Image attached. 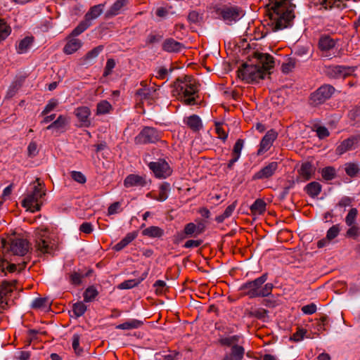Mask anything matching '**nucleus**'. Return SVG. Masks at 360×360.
Segmentation results:
<instances>
[{"label":"nucleus","instance_id":"412c9836","mask_svg":"<svg viewBox=\"0 0 360 360\" xmlns=\"http://www.w3.org/2000/svg\"><path fill=\"white\" fill-rule=\"evenodd\" d=\"M67 40V43L63 48V51L66 54H72L82 46V42L80 39L70 35H69Z\"/></svg>","mask_w":360,"mask_h":360},{"label":"nucleus","instance_id":"e2e57ef3","mask_svg":"<svg viewBox=\"0 0 360 360\" xmlns=\"http://www.w3.org/2000/svg\"><path fill=\"white\" fill-rule=\"evenodd\" d=\"M169 70L165 67H160L155 70V77L159 79H164L167 77Z\"/></svg>","mask_w":360,"mask_h":360},{"label":"nucleus","instance_id":"2f4dec72","mask_svg":"<svg viewBox=\"0 0 360 360\" xmlns=\"http://www.w3.org/2000/svg\"><path fill=\"white\" fill-rule=\"evenodd\" d=\"M16 270V265L11 264L9 262L4 259L0 258V275L6 276L7 272L13 273Z\"/></svg>","mask_w":360,"mask_h":360},{"label":"nucleus","instance_id":"338daca9","mask_svg":"<svg viewBox=\"0 0 360 360\" xmlns=\"http://www.w3.org/2000/svg\"><path fill=\"white\" fill-rule=\"evenodd\" d=\"M328 324V317L322 316L318 321L316 329L319 332H322L326 330V326Z\"/></svg>","mask_w":360,"mask_h":360},{"label":"nucleus","instance_id":"f3484780","mask_svg":"<svg viewBox=\"0 0 360 360\" xmlns=\"http://www.w3.org/2000/svg\"><path fill=\"white\" fill-rule=\"evenodd\" d=\"M359 140V136H353L342 141L336 148L335 153L339 155H342L346 152L354 148V145Z\"/></svg>","mask_w":360,"mask_h":360},{"label":"nucleus","instance_id":"4468645a","mask_svg":"<svg viewBox=\"0 0 360 360\" xmlns=\"http://www.w3.org/2000/svg\"><path fill=\"white\" fill-rule=\"evenodd\" d=\"M74 115L80 123V127H89L91 126V122L90 116L91 111L88 106H79L74 110Z\"/></svg>","mask_w":360,"mask_h":360},{"label":"nucleus","instance_id":"393cba45","mask_svg":"<svg viewBox=\"0 0 360 360\" xmlns=\"http://www.w3.org/2000/svg\"><path fill=\"white\" fill-rule=\"evenodd\" d=\"M245 349L240 345H233L231 348V352L226 354L222 360H243Z\"/></svg>","mask_w":360,"mask_h":360},{"label":"nucleus","instance_id":"de8ad7c7","mask_svg":"<svg viewBox=\"0 0 360 360\" xmlns=\"http://www.w3.org/2000/svg\"><path fill=\"white\" fill-rule=\"evenodd\" d=\"M11 32L10 26L4 20H0V42L4 40Z\"/></svg>","mask_w":360,"mask_h":360},{"label":"nucleus","instance_id":"cd10ccee","mask_svg":"<svg viewBox=\"0 0 360 360\" xmlns=\"http://www.w3.org/2000/svg\"><path fill=\"white\" fill-rule=\"evenodd\" d=\"M164 233V230L156 226H149L142 231V235L149 238H161Z\"/></svg>","mask_w":360,"mask_h":360},{"label":"nucleus","instance_id":"5701e85b","mask_svg":"<svg viewBox=\"0 0 360 360\" xmlns=\"http://www.w3.org/2000/svg\"><path fill=\"white\" fill-rule=\"evenodd\" d=\"M128 3L129 0H117L106 11V18H112L120 14Z\"/></svg>","mask_w":360,"mask_h":360},{"label":"nucleus","instance_id":"4be33fe9","mask_svg":"<svg viewBox=\"0 0 360 360\" xmlns=\"http://www.w3.org/2000/svg\"><path fill=\"white\" fill-rule=\"evenodd\" d=\"M103 46L99 45L91 51H88L82 58L81 61L83 65H89L92 64L98 55L103 51Z\"/></svg>","mask_w":360,"mask_h":360},{"label":"nucleus","instance_id":"58836bf2","mask_svg":"<svg viewBox=\"0 0 360 360\" xmlns=\"http://www.w3.org/2000/svg\"><path fill=\"white\" fill-rule=\"evenodd\" d=\"M266 202L262 199L256 200L250 207V210L254 214H262L266 210Z\"/></svg>","mask_w":360,"mask_h":360},{"label":"nucleus","instance_id":"473e14b6","mask_svg":"<svg viewBox=\"0 0 360 360\" xmlns=\"http://www.w3.org/2000/svg\"><path fill=\"white\" fill-rule=\"evenodd\" d=\"M304 191L309 196L314 198L316 197L321 193V186L319 183L316 181H313L308 184L305 186Z\"/></svg>","mask_w":360,"mask_h":360},{"label":"nucleus","instance_id":"774afa93","mask_svg":"<svg viewBox=\"0 0 360 360\" xmlns=\"http://www.w3.org/2000/svg\"><path fill=\"white\" fill-rule=\"evenodd\" d=\"M316 134L319 139H323L329 136L330 133L328 129L325 127L320 126L316 129Z\"/></svg>","mask_w":360,"mask_h":360},{"label":"nucleus","instance_id":"f8f14e48","mask_svg":"<svg viewBox=\"0 0 360 360\" xmlns=\"http://www.w3.org/2000/svg\"><path fill=\"white\" fill-rule=\"evenodd\" d=\"M355 70V68L343 66V65H333L327 68V75L333 78H345L352 75Z\"/></svg>","mask_w":360,"mask_h":360},{"label":"nucleus","instance_id":"bf43d9fd","mask_svg":"<svg viewBox=\"0 0 360 360\" xmlns=\"http://www.w3.org/2000/svg\"><path fill=\"white\" fill-rule=\"evenodd\" d=\"M307 333V330L304 328H298L297 332L293 333V335L290 337V340L295 342H299L303 340L304 336Z\"/></svg>","mask_w":360,"mask_h":360},{"label":"nucleus","instance_id":"4c0bfd02","mask_svg":"<svg viewBox=\"0 0 360 360\" xmlns=\"http://www.w3.org/2000/svg\"><path fill=\"white\" fill-rule=\"evenodd\" d=\"M170 191L169 184L165 182L160 186L159 194L157 197H153V199L163 202L168 198V193Z\"/></svg>","mask_w":360,"mask_h":360},{"label":"nucleus","instance_id":"aec40b11","mask_svg":"<svg viewBox=\"0 0 360 360\" xmlns=\"http://www.w3.org/2000/svg\"><path fill=\"white\" fill-rule=\"evenodd\" d=\"M244 146V141L243 139H238L233 146L231 159L227 163V169L231 170L233 169L234 164L239 160L241 150Z\"/></svg>","mask_w":360,"mask_h":360},{"label":"nucleus","instance_id":"ea45409f","mask_svg":"<svg viewBox=\"0 0 360 360\" xmlns=\"http://www.w3.org/2000/svg\"><path fill=\"white\" fill-rule=\"evenodd\" d=\"M50 303L47 298L39 297L34 299L32 302V308L37 309H46L49 307Z\"/></svg>","mask_w":360,"mask_h":360},{"label":"nucleus","instance_id":"9b49d317","mask_svg":"<svg viewBox=\"0 0 360 360\" xmlns=\"http://www.w3.org/2000/svg\"><path fill=\"white\" fill-rule=\"evenodd\" d=\"M148 167L159 179H165L172 174L171 168L165 160L160 159L156 162H150L148 164Z\"/></svg>","mask_w":360,"mask_h":360},{"label":"nucleus","instance_id":"f257e3e1","mask_svg":"<svg viewBox=\"0 0 360 360\" xmlns=\"http://www.w3.org/2000/svg\"><path fill=\"white\" fill-rule=\"evenodd\" d=\"M253 57L256 60L255 64L243 63L238 70V77L247 83L263 79L274 64V58L269 53L255 52Z\"/></svg>","mask_w":360,"mask_h":360},{"label":"nucleus","instance_id":"4d7b16f0","mask_svg":"<svg viewBox=\"0 0 360 360\" xmlns=\"http://www.w3.org/2000/svg\"><path fill=\"white\" fill-rule=\"evenodd\" d=\"M141 283V281L137 280H128L121 283L118 288L120 289H130L136 285H138Z\"/></svg>","mask_w":360,"mask_h":360},{"label":"nucleus","instance_id":"37998d69","mask_svg":"<svg viewBox=\"0 0 360 360\" xmlns=\"http://www.w3.org/2000/svg\"><path fill=\"white\" fill-rule=\"evenodd\" d=\"M33 42V38L30 37H26L22 39L18 46V53H23L27 52L28 49L30 47Z\"/></svg>","mask_w":360,"mask_h":360},{"label":"nucleus","instance_id":"f704fd0d","mask_svg":"<svg viewBox=\"0 0 360 360\" xmlns=\"http://www.w3.org/2000/svg\"><path fill=\"white\" fill-rule=\"evenodd\" d=\"M68 123V119L66 117L63 115H59L56 120L53 122L51 124H49L47 127V130L51 129H56V130H60L63 129L65 127V125Z\"/></svg>","mask_w":360,"mask_h":360},{"label":"nucleus","instance_id":"423d86ee","mask_svg":"<svg viewBox=\"0 0 360 360\" xmlns=\"http://www.w3.org/2000/svg\"><path fill=\"white\" fill-rule=\"evenodd\" d=\"M34 234L37 250L43 254H51L56 249V245L49 237V230L46 228H38Z\"/></svg>","mask_w":360,"mask_h":360},{"label":"nucleus","instance_id":"6e6d98bb","mask_svg":"<svg viewBox=\"0 0 360 360\" xmlns=\"http://www.w3.org/2000/svg\"><path fill=\"white\" fill-rule=\"evenodd\" d=\"M295 55L303 57V56H310L311 54L309 53V46H297L295 51Z\"/></svg>","mask_w":360,"mask_h":360},{"label":"nucleus","instance_id":"72a5a7b5","mask_svg":"<svg viewBox=\"0 0 360 360\" xmlns=\"http://www.w3.org/2000/svg\"><path fill=\"white\" fill-rule=\"evenodd\" d=\"M22 82L20 79H15L10 84L6 94L5 98L10 99L13 98L22 86Z\"/></svg>","mask_w":360,"mask_h":360},{"label":"nucleus","instance_id":"0eeeda50","mask_svg":"<svg viewBox=\"0 0 360 360\" xmlns=\"http://www.w3.org/2000/svg\"><path fill=\"white\" fill-rule=\"evenodd\" d=\"M335 92V88L330 84H323L311 94L310 103L316 106L329 99Z\"/></svg>","mask_w":360,"mask_h":360},{"label":"nucleus","instance_id":"2eb2a0df","mask_svg":"<svg viewBox=\"0 0 360 360\" xmlns=\"http://www.w3.org/2000/svg\"><path fill=\"white\" fill-rule=\"evenodd\" d=\"M278 167V164L277 162H269L254 174L252 176V180H260L271 178L277 171Z\"/></svg>","mask_w":360,"mask_h":360},{"label":"nucleus","instance_id":"e433bc0d","mask_svg":"<svg viewBox=\"0 0 360 360\" xmlns=\"http://www.w3.org/2000/svg\"><path fill=\"white\" fill-rule=\"evenodd\" d=\"M143 322L141 321H139L137 319H131L123 323L116 326V328L120 330H131L138 328L140 326H141Z\"/></svg>","mask_w":360,"mask_h":360},{"label":"nucleus","instance_id":"1a4fd4ad","mask_svg":"<svg viewBox=\"0 0 360 360\" xmlns=\"http://www.w3.org/2000/svg\"><path fill=\"white\" fill-rule=\"evenodd\" d=\"M160 139V132L153 127H146L135 137L134 142L137 145L156 143Z\"/></svg>","mask_w":360,"mask_h":360},{"label":"nucleus","instance_id":"b1692460","mask_svg":"<svg viewBox=\"0 0 360 360\" xmlns=\"http://www.w3.org/2000/svg\"><path fill=\"white\" fill-rule=\"evenodd\" d=\"M184 48V45L183 44L172 38L165 39L162 44V49L169 53L180 52Z\"/></svg>","mask_w":360,"mask_h":360},{"label":"nucleus","instance_id":"dca6fc26","mask_svg":"<svg viewBox=\"0 0 360 360\" xmlns=\"http://www.w3.org/2000/svg\"><path fill=\"white\" fill-rule=\"evenodd\" d=\"M278 133L275 130H269L260 142L259 148L257 150V155H262L268 151L273 145L274 141L276 139Z\"/></svg>","mask_w":360,"mask_h":360},{"label":"nucleus","instance_id":"79ce46f5","mask_svg":"<svg viewBox=\"0 0 360 360\" xmlns=\"http://www.w3.org/2000/svg\"><path fill=\"white\" fill-rule=\"evenodd\" d=\"M91 25V22H86L84 19L82 20L79 25L72 31L70 34L72 37H77L82 33H83L85 30H86Z\"/></svg>","mask_w":360,"mask_h":360},{"label":"nucleus","instance_id":"f03ea898","mask_svg":"<svg viewBox=\"0 0 360 360\" xmlns=\"http://www.w3.org/2000/svg\"><path fill=\"white\" fill-rule=\"evenodd\" d=\"M269 15L274 32L291 27L295 18L293 8L283 0H276L272 4Z\"/></svg>","mask_w":360,"mask_h":360},{"label":"nucleus","instance_id":"8fccbe9b","mask_svg":"<svg viewBox=\"0 0 360 360\" xmlns=\"http://www.w3.org/2000/svg\"><path fill=\"white\" fill-rule=\"evenodd\" d=\"M321 175L322 177L326 181L332 180L335 177V169L333 167H324L321 170Z\"/></svg>","mask_w":360,"mask_h":360},{"label":"nucleus","instance_id":"a19ab883","mask_svg":"<svg viewBox=\"0 0 360 360\" xmlns=\"http://www.w3.org/2000/svg\"><path fill=\"white\" fill-rule=\"evenodd\" d=\"M236 202L229 205L226 208V210H224V212H223V214H220V215H218L217 217H216L215 218V220L218 222V223H222L226 219L230 217L233 211L235 210L236 209Z\"/></svg>","mask_w":360,"mask_h":360},{"label":"nucleus","instance_id":"5fc2aeb1","mask_svg":"<svg viewBox=\"0 0 360 360\" xmlns=\"http://www.w3.org/2000/svg\"><path fill=\"white\" fill-rule=\"evenodd\" d=\"M340 231V229L338 224L333 225L332 227H330L328 230L327 233H326V237L330 240H332L333 239H334L335 238H336L338 236Z\"/></svg>","mask_w":360,"mask_h":360},{"label":"nucleus","instance_id":"39448f33","mask_svg":"<svg viewBox=\"0 0 360 360\" xmlns=\"http://www.w3.org/2000/svg\"><path fill=\"white\" fill-rule=\"evenodd\" d=\"M43 188L44 186L39 179H37L36 181L33 184L32 191L27 193V196L22 200V207L27 208L31 212L40 210L42 205L41 199L46 195Z\"/></svg>","mask_w":360,"mask_h":360},{"label":"nucleus","instance_id":"c03bdc74","mask_svg":"<svg viewBox=\"0 0 360 360\" xmlns=\"http://www.w3.org/2000/svg\"><path fill=\"white\" fill-rule=\"evenodd\" d=\"M345 166V171L346 174L350 177L356 176L360 171V168L358 164L354 162L346 163Z\"/></svg>","mask_w":360,"mask_h":360},{"label":"nucleus","instance_id":"603ef678","mask_svg":"<svg viewBox=\"0 0 360 360\" xmlns=\"http://www.w3.org/2000/svg\"><path fill=\"white\" fill-rule=\"evenodd\" d=\"M357 214H358V211L356 208H352L349 211V212L345 218V222L347 226H351L354 224L356 217L357 216Z\"/></svg>","mask_w":360,"mask_h":360},{"label":"nucleus","instance_id":"052dcab7","mask_svg":"<svg viewBox=\"0 0 360 360\" xmlns=\"http://www.w3.org/2000/svg\"><path fill=\"white\" fill-rule=\"evenodd\" d=\"M295 66V60L290 58L287 63H284L282 64L281 69L283 72L288 73L290 72Z\"/></svg>","mask_w":360,"mask_h":360},{"label":"nucleus","instance_id":"ddd939ff","mask_svg":"<svg viewBox=\"0 0 360 360\" xmlns=\"http://www.w3.org/2000/svg\"><path fill=\"white\" fill-rule=\"evenodd\" d=\"M136 95L141 101H146L149 104H153L159 98L158 89L155 87L143 88L136 91Z\"/></svg>","mask_w":360,"mask_h":360},{"label":"nucleus","instance_id":"7ed1b4c3","mask_svg":"<svg viewBox=\"0 0 360 360\" xmlns=\"http://www.w3.org/2000/svg\"><path fill=\"white\" fill-rule=\"evenodd\" d=\"M173 96L186 105H195L198 97V84L195 79L191 76H185L183 79H176L173 84Z\"/></svg>","mask_w":360,"mask_h":360},{"label":"nucleus","instance_id":"a878e982","mask_svg":"<svg viewBox=\"0 0 360 360\" xmlns=\"http://www.w3.org/2000/svg\"><path fill=\"white\" fill-rule=\"evenodd\" d=\"M335 41L328 35H322L319 40V48L322 52H326L333 49Z\"/></svg>","mask_w":360,"mask_h":360},{"label":"nucleus","instance_id":"864d4df0","mask_svg":"<svg viewBox=\"0 0 360 360\" xmlns=\"http://www.w3.org/2000/svg\"><path fill=\"white\" fill-rule=\"evenodd\" d=\"M58 104V103L57 100L51 99L49 101V103L46 105L44 109L43 110V111L41 113V115L45 116L47 114H49L51 111H52L57 107Z\"/></svg>","mask_w":360,"mask_h":360},{"label":"nucleus","instance_id":"7c9ffc66","mask_svg":"<svg viewBox=\"0 0 360 360\" xmlns=\"http://www.w3.org/2000/svg\"><path fill=\"white\" fill-rule=\"evenodd\" d=\"M186 123L194 131H198L202 127L201 120L196 115L187 117Z\"/></svg>","mask_w":360,"mask_h":360},{"label":"nucleus","instance_id":"a211bd4d","mask_svg":"<svg viewBox=\"0 0 360 360\" xmlns=\"http://www.w3.org/2000/svg\"><path fill=\"white\" fill-rule=\"evenodd\" d=\"M13 285L11 283L4 281L0 285V308L4 309L8 304L7 298L13 292Z\"/></svg>","mask_w":360,"mask_h":360},{"label":"nucleus","instance_id":"c756f323","mask_svg":"<svg viewBox=\"0 0 360 360\" xmlns=\"http://www.w3.org/2000/svg\"><path fill=\"white\" fill-rule=\"evenodd\" d=\"M314 172V169L310 162H305L302 164L299 171L300 175L302 178L303 181L310 179Z\"/></svg>","mask_w":360,"mask_h":360},{"label":"nucleus","instance_id":"6ab92c4d","mask_svg":"<svg viewBox=\"0 0 360 360\" xmlns=\"http://www.w3.org/2000/svg\"><path fill=\"white\" fill-rule=\"evenodd\" d=\"M146 184L147 181L144 177L134 174L128 175L124 181V186L126 188L144 187Z\"/></svg>","mask_w":360,"mask_h":360},{"label":"nucleus","instance_id":"49530a36","mask_svg":"<svg viewBox=\"0 0 360 360\" xmlns=\"http://www.w3.org/2000/svg\"><path fill=\"white\" fill-rule=\"evenodd\" d=\"M98 294V290L94 286H90L87 288L84 292V300L86 302H91Z\"/></svg>","mask_w":360,"mask_h":360},{"label":"nucleus","instance_id":"c9c22d12","mask_svg":"<svg viewBox=\"0 0 360 360\" xmlns=\"http://www.w3.org/2000/svg\"><path fill=\"white\" fill-rule=\"evenodd\" d=\"M112 110V105L108 101L103 100L97 103L96 114L97 115L108 114Z\"/></svg>","mask_w":360,"mask_h":360},{"label":"nucleus","instance_id":"69168bd1","mask_svg":"<svg viewBox=\"0 0 360 360\" xmlns=\"http://www.w3.org/2000/svg\"><path fill=\"white\" fill-rule=\"evenodd\" d=\"M84 277V275H82L78 272H73L70 275L71 283L74 285H78L82 283V279Z\"/></svg>","mask_w":360,"mask_h":360},{"label":"nucleus","instance_id":"3c124183","mask_svg":"<svg viewBox=\"0 0 360 360\" xmlns=\"http://www.w3.org/2000/svg\"><path fill=\"white\" fill-rule=\"evenodd\" d=\"M188 20L191 23L200 24L202 21V14L192 11L188 13Z\"/></svg>","mask_w":360,"mask_h":360},{"label":"nucleus","instance_id":"a18cd8bd","mask_svg":"<svg viewBox=\"0 0 360 360\" xmlns=\"http://www.w3.org/2000/svg\"><path fill=\"white\" fill-rule=\"evenodd\" d=\"M86 309V304L82 302H77L72 305V312L76 318L84 315Z\"/></svg>","mask_w":360,"mask_h":360},{"label":"nucleus","instance_id":"680f3d73","mask_svg":"<svg viewBox=\"0 0 360 360\" xmlns=\"http://www.w3.org/2000/svg\"><path fill=\"white\" fill-rule=\"evenodd\" d=\"M38 154L37 144L32 141L27 146V155L29 157H35Z\"/></svg>","mask_w":360,"mask_h":360},{"label":"nucleus","instance_id":"6e6552de","mask_svg":"<svg viewBox=\"0 0 360 360\" xmlns=\"http://www.w3.org/2000/svg\"><path fill=\"white\" fill-rule=\"evenodd\" d=\"M4 247L14 255L24 256L29 250V243L25 239L15 238L5 241Z\"/></svg>","mask_w":360,"mask_h":360},{"label":"nucleus","instance_id":"20e7f679","mask_svg":"<svg viewBox=\"0 0 360 360\" xmlns=\"http://www.w3.org/2000/svg\"><path fill=\"white\" fill-rule=\"evenodd\" d=\"M266 280L267 274H264L254 281L247 282L242 285L240 290L250 298L267 297L271 294L274 285L270 283L264 285Z\"/></svg>","mask_w":360,"mask_h":360},{"label":"nucleus","instance_id":"9d476101","mask_svg":"<svg viewBox=\"0 0 360 360\" xmlns=\"http://www.w3.org/2000/svg\"><path fill=\"white\" fill-rule=\"evenodd\" d=\"M217 13L229 25L236 22L243 15V11L236 6L224 7L218 9Z\"/></svg>","mask_w":360,"mask_h":360},{"label":"nucleus","instance_id":"bb28decb","mask_svg":"<svg viewBox=\"0 0 360 360\" xmlns=\"http://www.w3.org/2000/svg\"><path fill=\"white\" fill-rule=\"evenodd\" d=\"M104 4H101L95 5L90 8L89 11L84 15V20L88 22H91L92 20L96 19L103 13Z\"/></svg>","mask_w":360,"mask_h":360},{"label":"nucleus","instance_id":"c85d7f7f","mask_svg":"<svg viewBox=\"0 0 360 360\" xmlns=\"http://www.w3.org/2000/svg\"><path fill=\"white\" fill-rule=\"evenodd\" d=\"M137 236L135 232L128 233L124 238H122L118 243H117L113 249L115 251H120L133 241Z\"/></svg>","mask_w":360,"mask_h":360},{"label":"nucleus","instance_id":"13d9d810","mask_svg":"<svg viewBox=\"0 0 360 360\" xmlns=\"http://www.w3.org/2000/svg\"><path fill=\"white\" fill-rule=\"evenodd\" d=\"M153 288L157 294H162L166 290V283L164 281L158 280L153 284Z\"/></svg>","mask_w":360,"mask_h":360},{"label":"nucleus","instance_id":"09e8293b","mask_svg":"<svg viewBox=\"0 0 360 360\" xmlns=\"http://www.w3.org/2000/svg\"><path fill=\"white\" fill-rule=\"evenodd\" d=\"M238 335H233L230 337H226L224 338H221L219 342L221 345L233 347V345H238Z\"/></svg>","mask_w":360,"mask_h":360},{"label":"nucleus","instance_id":"0e129e2a","mask_svg":"<svg viewBox=\"0 0 360 360\" xmlns=\"http://www.w3.org/2000/svg\"><path fill=\"white\" fill-rule=\"evenodd\" d=\"M71 177L79 184H84L86 181L85 176L80 172L73 171L71 172Z\"/></svg>","mask_w":360,"mask_h":360}]
</instances>
